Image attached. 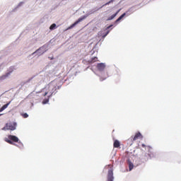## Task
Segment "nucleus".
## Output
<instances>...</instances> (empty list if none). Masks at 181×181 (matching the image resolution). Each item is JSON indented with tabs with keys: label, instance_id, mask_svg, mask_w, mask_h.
<instances>
[{
	"label": "nucleus",
	"instance_id": "nucleus-1",
	"mask_svg": "<svg viewBox=\"0 0 181 181\" xmlns=\"http://www.w3.org/2000/svg\"><path fill=\"white\" fill-rule=\"evenodd\" d=\"M57 90V87L56 86V85H53V84L50 83L48 87V91L45 92L43 94V95H44V97H46V95H47V94H49V97H52V95H53V94H54V93H56Z\"/></svg>",
	"mask_w": 181,
	"mask_h": 181
},
{
	"label": "nucleus",
	"instance_id": "nucleus-2",
	"mask_svg": "<svg viewBox=\"0 0 181 181\" xmlns=\"http://www.w3.org/2000/svg\"><path fill=\"white\" fill-rule=\"evenodd\" d=\"M5 141L7 144H10V145H15L13 142H19V138L16 136L8 135V139H6Z\"/></svg>",
	"mask_w": 181,
	"mask_h": 181
},
{
	"label": "nucleus",
	"instance_id": "nucleus-3",
	"mask_svg": "<svg viewBox=\"0 0 181 181\" xmlns=\"http://www.w3.org/2000/svg\"><path fill=\"white\" fill-rule=\"evenodd\" d=\"M144 136H142V134L141 132H137L134 136H132L129 139V141H131L132 142H134L135 141H137V139H142Z\"/></svg>",
	"mask_w": 181,
	"mask_h": 181
},
{
	"label": "nucleus",
	"instance_id": "nucleus-4",
	"mask_svg": "<svg viewBox=\"0 0 181 181\" xmlns=\"http://www.w3.org/2000/svg\"><path fill=\"white\" fill-rule=\"evenodd\" d=\"M3 129H8L10 131H15L16 129V123H7Z\"/></svg>",
	"mask_w": 181,
	"mask_h": 181
},
{
	"label": "nucleus",
	"instance_id": "nucleus-5",
	"mask_svg": "<svg viewBox=\"0 0 181 181\" xmlns=\"http://www.w3.org/2000/svg\"><path fill=\"white\" fill-rule=\"evenodd\" d=\"M107 181H114V173L112 170H108Z\"/></svg>",
	"mask_w": 181,
	"mask_h": 181
},
{
	"label": "nucleus",
	"instance_id": "nucleus-6",
	"mask_svg": "<svg viewBox=\"0 0 181 181\" xmlns=\"http://www.w3.org/2000/svg\"><path fill=\"white\" fill-rule=\"evenodd\" d=\"M97 69L99 71H104V70L105 69V64L104 63L98 64Z\"/></svg>",
	"mask_w": 181,
	"mask_h": 181
},
{
	"label": "nucleus",
	"instance_id": "nucleus-7",
	"mask_svg": "<svg viewBox=\"0 0 181 181\" xmlns=\"http://www.w3.org/2000/svg\"><path fill=\"white\" fill-rule=\"evenodd\" d=\"M83 21V18H78V21H76L75 23H74L72 25H71L68 28H66V30H69L70 29H73L76 25H78V23H80Z\"/></svg>",
	"mask_w": 181,
	"mask_h": 181
},
{
	"label": "nucleus",
	"instance_id": "nucleus-8",
	"mask_svg": "<svg viewBox=\"0 0 181 181\" xmlns=\"http://www.w3.org/2000/svg\"><path fill=\"white\" fill-rule=\"evenodd\" d=\"M11 76V72L6 73L5 75L0 76V81H4L6 78H8Z\"/></svg>",
	"mask_w": 181,
	"mask_h": 181
},
{
	"label": "nucleus",
	"instance_id": "nucleus-9",
	"mask_svg": "<svg viewBox=\"0 0 181 181\" xmlns=\"http://www.w3.org/2000/svg\"><path fill=\"white\" fill-rule=\"evenodd\" d=\"M114 148H119L121 146V143H119V141L115 140L113 144Z\"/></svg>",
	"mask_w": 181,
	"mask_h": 181
},
{
	"label": "nucleus",
	"instance_id": "nucleus-10",
	"mask_svg": "<svg viewBox=\"0 0 181 181\" xmlns=\"http://www.w3.org/2000/svg\"><path fill=\"white\" fill-rule=\"evenodd\" d=\"M119 11H121V9L118 10L115 14H112L110 17H109L108 21H112V19H114V18H115V16L119 13Z\"/></svg>",
	"mask_w": 181,
	"mask_h": 181
},
{
	"label": "nucleus",
	"instance_id": "nucleus-11",
	"mask_svg": "<svg viewBox=\"0 0 181 181\" xmlns=\"http://www.w3.org/2000/svg\"><path fill=\"white\" fill-rule=\"evenodd\" d=\"M9 104H11V102H8L7 104L3 105L1 109H0V112H2V111H4V110H6V108H8Z\"/></svg>",
	"mask_w": 181,
	"mask_h": 181
},
{
	"label": "nucleus",
	"instance_id": "nucleus-12",
	"mask_svg": "<svg viewBox=\"0 0 181 181\" xmlns=\"http://www.w3.org/2000/svg\"><path fill=\"white\" fill-rule=\"evenodd\" d=\"M129 171L134 169V164L131 161H129Z\"/></svg>",
	"mask_w": 181,
	"mask_h": 181
},
{
	"label": "nucleus",
	"instance_id": "nucleus-13",
	"mask_svg": "<svg viewBox=\"0 0 181 181\" xmlns=\"http://www.w3.org/2000/svg\"><path fill=\"white\" fill-rule=\"evenodd\" d=\"M49 100H50V97H49V95H48L47 98H45L43 100L42 104H47V103H49Z\"/></svg>",
	"mask_w": 181,
	"mask_h": 181
},
{
	"label": "nucleus",
	"instance_id": "nucleus-14",
	"mask_svg": "<svg viewBox=\"0 0 181 181\" xmlns=\"http://www.w3.org/2000/svg\"><path fill=\"white\" fill-rule=\"evenodd\" d=\"M126 13H124L123 14H122L117 20L116 22H119V21H121V19H122V18H124V16H125Z\"/></svg>",
	"mask_w": 181,
	"mask_h": 181
},
{
	"label": "nucleus",
	"instance_id": "nucleus-15",
	"mask_svg": "<svg viewBox=\"0 0 181 181\" xmlns=\"http://www.w3.org/2000/svg\"><path fill=\"white\" fill-rule=\"evenodd\" d=\"M95 62H98V58L97 57L92 58L90 63H95Z\"/></svg>",
	"mask_w": 181,
	"mask_h": 181
},
{
	"label": "nucleus",
	"instance_id": "nucleus-16",
	"mask_svg": "<svg viewBox=\"0 0 181 181\" xmlns=\"http://www.w3.org/2000/svg\"><path fill=\"white\" fill-rule=\"evenodd\" d=\"M49 29H50V30H53L56 29V23L52 24L49 27Z\"/></svg>",
	"mask_w": 181,
	"mask_h": 181
},
{
	"label": "nucleus",
	"instance_id": "nucleus-17",
	"mask_svg": "<svg viewBox=\"0 0 181 181\" xmlns=\"http://www.w3.org/2000/svg\"><path fill=\"white\" fill-rule=\"evenodd\" d=\"M113 1H114V0H110L109 2L103 5V6H107V5H110V4H111V2H113Z\"/></svg>",
	"mask_w": 181,
	"mask_h": 181
},
{
	"label": "nucleus",
	"instance_id": "nucleus-18",
	"mask_svg": "<svg viewBox=\"0 0 181 181\" xmlns=\"http://www.w3.org/2000/svg\"><path fill=\"white\" fill-rule=\"evenodd\" d=\"M22 115L23 118H28V117H29V115H28V113H23Z\"/></svg>",
	"mask_w": 181,
	"mask_h": 181
},
{
	"label": "nucleus",
	"instance_id": "nucleus-19",
	"mask_svg": "<svg viewBox=\"0 0 181 181\" xmlns=\"http://www.w3.org/2000/svg\"><path fill=\"white\" fill-rule=\"evenodd\" d=\"M39 52H40V48H39V49H37L35 52H34L33 53V54H36V53H39Z\"/></svg>",
	"mask_w": 181,
	"mask_h": 181
},
{
	"label": "nucleus",
	"instance_id": "nucleus-20",
	"mask_svg": "<svg viewBox=\"0 0 181 181\" xmlns=\"http://www.w3.org/2000/svg\"><path fill=\"white\" fill-rule=\"evenodd\" d=\"M106 79H107V77H105V78L101 77L100 78V81H104V80H106Z\"/></svg>",
	"mask_w": 181,
	"mask_h": 181
},
{
	"label": "nucleus",
	"instance_id": "nucleus-21",
	"mask_svg": "<svg viewBox=\"0 0 181 181\" xmlns=\"http://www.w3.org/2000/svg\"><path fill=\"white\" fill-rule=\"evenodd\" d=\"M108 33H110V30L107 31V33L105 35H103V37H105V36H107Z\"/></svg>",
	"mask_w": 181,
	"mask_h": 181
},
{
	"label": "nucleus",
	"instance_id": "nucleus-22",
	"mask_svg": "<svg viewBox=\"0 0 181 181\" xmlns=\"http://www.w3.org/2000/svg\"><path fill=\"white\" fill-rule=\"evenodd\" d=\"M110 28H112V25H110L106 28V30H108Z\"/></svg>",
	"mask_w": 181,
	"mask_h": 181
},
{
	"label": "nucleus",
	"instance_id": "nucleus-23",
	"mask_svg": "<svg viewBox=\"0 0 181 181\" xmlns=\"http://www.w3.org/2000/svg\"><path fill=\"white\" fill-rule=\"evenodd\" d=\"M141 146L142 148H146V146L144 144H141Z\"/></svg>",
	"mask_w": 181,
	"mask_h": 181
}]
</instances>
